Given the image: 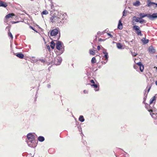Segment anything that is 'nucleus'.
Here are the masks:
<instances>
[{
  "label": "nucleus",
  "instance_id": "obj_34",
  "mask_svg": "<svg viewBox=\"0 0 157 157\" xmlns=\"http://www.w3.org/2000/svg\"><path fill=\"white\" fill-rule=\"evenodd\" d=\"M8 36H9L12 39H13V35L10 32L8 33Z\"/></svg>",
  "mask_w": 157,
  "mask_h": 157
},
{
  "label": "nucleus",
  "instance_id": "obj_3",
  "mask_svg": "<svg viewBox=\"0 0 157 157\" xmlns=\"http://www.w3.org/2000/svg\"><path fill=\"white\" fill-rule=\"evenodd\" d=\"M56 48L58 50L60 51L59 53L62 54L64 51V48L63 43L61 41H58L56 44Z\"/></svg>",
  "mask_w": 157,
  "mask_h": 157
},
{
  "label": "nucleus",
  "instance_id": "obj_23",
  "mask_svg": "<svg viewBox=\"0 0 157 157\" xmlns=\"http://www.w3.org/2000/svg\"><path fill=\"white\" fill-rule=\"evenodd\" d=\"M133 18H136V19H133V21H134L135 22H139V21L141 19L140 17H134Z\"/></svg>",
  "mask_w": 157,
  "mask_h": 157
},
{
  "label": "nucleus",
  "instance_id": "obj_54",
  "mask_svg": "<svg viewBox=\"0 0 157 157\" xmlns=\"http://www.w3.org/2000/svg\"><path fill=\"white\" fill-rule=\"evenodd\" d=\"M146 94H146V91H145V93H144V96L146 95Z\"/></svg>",
  "mask_w": 157,
  "mask_h": 157
},
{
  "label": "nucleus",
  "instance_id": "obj_17",
  "mask_svg": "<svg viewBox=\"0 0 157 157\" xmlns=\"http://www.w3.org/2000/svg\"><path fill=\"white\" fill-rule=\"evenodd\" d=\"M45 140V138L44 137L40 136L38 138V140L40 142H42L44 141Z\"/></svg>",
  "mask_w": 157,
  "mask_h": 157
},
{
  "label": "nucleus",
  "instance_id": "obj_16",
  "mask_svg": "<svg viewBox=\"0 0 157 157\" xmlns=\"http://www.w3.org/2000/svg\"><path fill=\"white\" fill-rule=\"evenodd\" d=\"M156 94H155L153 97L150 100V104H151L153 103V102L156 100Z\"/></svg>",
  "mask_w": 157,
  "mask_h": 157
},
{
  "label": "nucleus",
  "instance_id": "obj_19",
  "mask_svg": "<svg viewBox=\"0 0 157 157\" xmlns=\"http://www.w3.org/2000/svg\"><path fill=\"white\" fill-rule=\"evenodd\" d=\"M55 45L56 44L53 41H52L51 42V45L50 46L52 49H53L54 48Z\"/></svg>",
  "mask_w": 157,
  "mask_h": 157
},
{
  "label": "nucleus",
  "instance_id": "obj_15",
  "mask_svg": "<svg viewBox=\"0 0 157 157\" xmlns=\"http://www.w3.org/2000/svg\"><path fill=\"white\" fill-rule=\"evenodd\" d=\"M149 52L150 53H154L155 52V49L152 46H150L149 48Z\"/></svg>",
  "mask_w": 157,
  "mask_h": 157
},
{
  "label": "nucleus",
  "instance_id": "obj_45",
  "mask_svg": "<svg viewBox=\"0 0 157 157\" xmlns=\"http://www.w3.org/2000/svg\"><path fill=\"white\" fill-rule=\"evenodd\" d=\"M97 49L98 50H100V47L99 46H97Z\"/></svg>",
  "mask_w": 157,
  "mask_h": 157
},
{
  "label": "nucleus",
  "instance_id": "obj_11",
  "mask_svg": "<svg viewBox=\"0 0 157 157\" xmlns=\"http://www.w3.org/2000/svg\"><path fill=\"white\" fill-rule=\"evenodd\" d=\"M56 15H53L50 18V20L52 23L56 24Z\"/></svg>",
  "mask_w": 157,
  "mask_h": 157
},
{
  "label": "nucleus",
  "instance_id": "obj_21",
  "mask_svg": "<svg viewBox=\"0 0 157 157\" xmlns=\"http://www.w3.org/2000/svg\"><path fill=\"white\" fill-rule=\"evenodd\" d=\"M78 120L79 121L81 122H83L85 121V119L84 118V117L82 115H80V116Z\"/></svg>",
  "mask_w": 157,
  "mask_h": 157
},
{
  "label": "nucleus",
  "instance_id": "obj_62",
  "mask_svg": "<svg viewBox=\"0 0 157 157\" xmlns=\"http://www.w3.org/2000/svg\"><path fill=\"white\" fill-rule=\"evenodd\" d=\"M156 58H157V55L156 56Z\"/></svg>",
  "mask_w": 157,
  "mask_h": 157
},
{
  "label": "nucleus",
  "instance_id": "obj_22",
  "mask_svg": "<svg viewBox=\"0 0 157 157\" xmlns=\"http://www.w3.org/2000/svg\"><path fill=\"white\" fill-rule=\"evenodd\" d=\"M95 50H93L91 49H90L89 50V53L90 55L94 56L95 54Z\"/></svg>",
  "mask_w": 157,
  "mask_h": 157
},
{
  "label": "nucleus",
  "instance_id": "obj_63",
  "mask_svg": "<svg viewBox=\"0 0 157 157\" xmlns=\"http://www.w3.org/2000/svg\"><path fill=\"white\" fill-rule=\"evenodd\" d=\"M105 31H107V29H106Z\"/></svg>",
  "mask_w": 157,
  "mask_h": 157
},
{
  "label": "nucleus",
  "instance_id": "obj_6",
  "mask_svg": "<svg viewBox=\"0 0 157 157\" xmlns=\"http://www.w3.org/2000/svg\"><path fill=\"white\" fill-rule=\"evenodd\" d=\"M58 32L59 30L58 29H53L50 31V35L51 36H55L58 34Z\"/></svg>",
  "mask_w": 157,
  "mask_h": 157
},
{
  "label": "nucleus",
  "instance_id": "obj_53",
  "mask_svg": "<svg viewBox=\"0 0 157 157\" xmlns=\"http://www.w3.org/2000/svg\"><path fill=\"white\" fill-rule=\"evenodd\" d=\"M145 101H144H144H143V103L145 104H147L146 103H145Z\"/></svg>",
  "mask_w": 157,
  "mask_h": 157
},
{
  "label": "nucleus",
  "instance_id": "obj_30",
  "mask_svg": "<svg viewBox=\"0 0 157 157\" xmlns=\"http://www.w3.org/2000/svg\"><path fill=\"white\" fill-rule=\"evenodd\" d=\"M139 68L140 71L141 72H143L144 69V66L143 65H142L141 66H140V67H139Z\"/></svg>",
  "mask_w": 157,
  "mask_h": 157
},
{
  "label": "nucleus",
  "instance_id": "obj_42",
  "mask_svg": "<svg viewBox=\"0 0 157 157\" xmlns=\"http://www.w3.org/2000/svg\"><path fill=\"white\" fill-rule=\"evenodd\" d=\"M155 6H154V8H156L157 7V3L155 2Z\"/></svg>",
  "mask_w": 157,
  "mask_h": 157
},
{
  "label": "nucleus",
  "instance_id": "obj_27",
  "mask_svg": "<svg viewBox=\"0 0 157 157\" xmlns=\"http://www.w3.org/2000/svg\"><path fill=\"white\" fill-rule=\"evenodd\" d=\"M127 13V11H126L125 10L123 12V15L121 18V19L123 17V16H125L126 15V13Z\"/></svg>",
  "mask_w": 157,
  "mask_h": 157
},
{
  "label": "nucleus",
  "instance_id": "obj_8",
  "mask_svg": "<svg viewBox=\"0 0 157 157\" xmlns=\"http://www.w3.org/2000/svg\"><path fill=\"white\" fill-rule=\"evenodd\" d=\"M150 1H147V3L146 5V6L149 7L150 8L153 7L155 6V2H150Z\"/></svg>",
  "mask_w": 157,
  "mask_h": 157
},
{
  "label": "nucleus",
  "instance_id": "obj_50",
  "mask_svg": "<svg viewBox=\"0 0 157 157\" xmlns=\"http://www.w3.org/2000/svg\"><path fill=\"white\" fill-rule=\"evenodd\" d=\"M137 55V54H136L134 53V54H132V56H136Z\"/></svg>",
  "mask_w": 157,
  "mask_h": 157
},
{
  "label": "nucleus",
  "instance_id": "obj_35",
  "mask_svg": "<svg viewBox=\"0 0 157 157\" xmlns=\"http://www.w3.org/2000/svg\"><path fill=\"white\" fill-rule=\"evenodd\" d=\"M29 28H30L31 29H32L33 30L35 31L36 33H37V31H36V30H35V29L32 26H29Z\"/></svg>",
  "mask_w": 157,
  "mask_h": 157
},
{
  "label": "nucleus",
  "instance_id": "obj_56",
  "mask_svg": "<svg viewBox=\"0 0 157 157\" xmlns=\"http://www.w3.org/2000/svg\"><path fill=\"white\" fill-rule=\"evenodd\" d=\"M154 68H155L156 71H157V67H155Z\"/></svg>",
  "mask_w": 157,
  "mask_h": 157
},
{
  "label": "nucleus",
  "instance_id": "obj_4",
  "mask_svg": "<svg viewBox=\"0 0 157 157\" xmlns=\"http://www.w3.org/2000/svg\"><path fill=\"white\" fill-rule=\"evenodd\" d=\"M147 109L149 112H150V114L151 116L152 117L154 118V123L155 124L157 125V113L155 114L153 113V111L151 109H149L147 107H146Z\"/></svg>",
  "mask_w": 157,
  "mask_h": 157
},
{
  "label": "nucleus",
  "instance_id": "obj_43",
  "mask_svg": "<svg viewBox=\"0 0 157 157\" xmlns=\"http://www.w3.org/2000/svg\"><path fill=\"white\" fill-rule=\"evenodd\" d=\"M83 143L85 145V146L87 144V143L86 141H83Z\"/></svg>",
  "mask_w": 157,
  "mask_h": 157
},
{
  "label": "nucleus",
  "instance_id": "obj_33",
  "mask_svg": "<svg viewBox=\"0 0 157 157\" xmlns=\"http://www.w3.org/2000/svg\"><path fill=\"white\" fill-rule=\"evenodd\" d=\"M136 33L137 34V35L138 36H142V34H141V31L137 32H136Z\"/></svg>",
  "mask_w": 157,
  "mask_h": 157
},
{
  "label": "nucleus",
  "instance_id": "obj_29",
  "mask_svg": "<svg viewBox=\"0 0 157 157\" xmlns=\"http://www.w3.org/2000/svg\"><path fill=\"white\" fill-rule=\"evenodd\" d=\"M139 22H140V24H142L144 23H145L146 22H145V20L142 18L140 20Z\"/></svg>",
  "mask_w": 157,
  "mask_h": 157
},
{
  "label": "nucleus",
  "instance_id": "obj_55",
  "mask_svg": "<svg viewBox=\"0 0 157 157\" xmlns=\"http://www.w3.org/2000/svg\"><path fill=\"white\" fill-rule=\"evenodd\" d=\"M155 83L156 85L157 86V81L155 82Z\"/></svg>",
  "mask_w": 157,
  "mask_h": 157
},
{
  "label": "nucleus",
  "instance_id": "obj_18",
  "mask_svg": "<svg viewBox=\"0 0 157 157\" xmlns=\"http://www.w3.org/2000/svg\"><path fill=\"white\" fill-rule=\"evenodd\" d=\"M140 2L139 1H136V2H133V5L134 6L137 7L140 6Z\"/></svg>",
  "mask_w": 157,
  "mask_h": 157
},
{
  "label": "nucleus",
  "instance_id": "obj_12",
  "mask_svg": "<svg viewBox=\"0 0 157 157\" xmlns=\"http://www.w3.org/2000/svg\"><path fill=\"white\" fill-rule=\"evenodd\" d=\"M141 41L144 44H147L149 41V40L146 39L145 38H142L141 40Z\"/></svg>",
  "mask_w": 157,
  "mask_h": 157
},
{
  "label": "nucleus",
  "instance_id": "obj_40",
  "mask_svg": "<svg viewBox=\"0 0 157 157\" xmlns=\"http://www.w3.org/2000/svg\"><path fill=\"white\" fill-rule=\"evenodd\" d=\"M90 82L92 83H93V84L95 83L93 79L91 80Z\"/></svg>",
  "mask_w": 157,
  "mask_h": 157
},
{
  "label": "nucleus",
  "instance_id": "obj_60",
  "mask_svg": "<svg viewBox=\"0 0 157 157\" xmlns=\"http://www.w3.org/2000/svg\"><path fill=\"white\" fill-rule=\"evenodd\" d=\"M28 144V145H29V146H30L29 145V144Z\"/></svg>",
  "mask_w": 157,
  "mask_h": 157
},
{
  "label": "nucleus",
  "instance_id": "obj_58",
  "mask_svg": "<svg viewBox=\"0 0 157 157\" xmlns=\"http://www.w3.org/2000/svg\"><path fill=\"white\" fill-rule=\"evenodd\" d=\"M18 22V21H17V22H14V23H17Z\"/></svg>",
  "mask_w": 157,
  "mask_h": 157
},
{
  "label": "nucleus",
  "instance_id": "obj_14",
  "mask_svg": "<svg viewBox=\"0 0 157 157\" xmlns=\"http://www.w3.org/2000/svg\"><path fill=\"white\" fill-rule=\"evenodd\" d=\"M133 29L135 30L136 31V32L140 31V28L138 26L136 25L133 26Z\"/></svg>",
  "mask_w": 157,
  "mask_h": 157
},
{
  "label": "nucleus",
  "instance_id": "obj_26",
  "mask_svg": "<svg viewBox=\"0 0 157 157\" xmlns=\"http://www.w3.org/2000/svg\"><path fill=\"white\" fill-rule=\"evenodd\" d=\"M96 62V60L95 58V57H93L91 60V63H95Z\"/></svg>",
  "mask_w": 157,
  "mask_h": 157
},
{
  "label": "nucleus",
  "instance_id": "obj_2",
  "mask_svg": "<svg viewBox=\"0 0 157 157\" xmlns=\"http://www.w3.org/2000/svg\"><path fill=\"white\" fill-rule=\"evenodd\" d=\"M139 16L140 19H142V18L147 17L150 20H153L154 19L157 18V13H154L152 14H150L140 13L139 14Z\"/></svg>",
  "mask_w": 157,
  "mask_h": 157
},
{
  "label": "nucleus",
  "instance_id": "obj_31",
  "mask_svg": "<svg viewBox=\"0 0 157 157\" xmlns=\"http://www.w3.org/2000/svg\"><path fill=\"white\" fill-rule=\"evenodd\" d=\"M48 13V11L46 10L43 11L42 13V14L44 15H46Z\"/></svg>",
  "mask_w": 157,
  "mask_h": 157
},
{
  "label": "nucleus",
  "instance_id": "obj_57",
  "mask_svg": "<svg viewBox=\"0 0 157 157\" xmlns=\"http://www.w3.org/2000/svg\"><path fill=\"white\" fill-rule=\"evenodd\" d=\"M47 48H49L50 49V47H49V46H47Z\"/></svg>",
  "mask_w": 157,
  "mask_h": 157
},
{
  "label": "nucleus",
  "instance_id": "obj_46",
  "mask_svg": "<svg viewBox=\"0 0 157 157\" xmlns=\"http://www.w3.org/2000/svg\"><path fill=\"white\" fill-rule=\"evenodd\" d=\"M134 68L135 69H136L137 68H138L137 67V66L136 65H135L134 66Z\"/></svg>",
  "mask_w": 157,
  "mask_h": 157
},
{
  "label": "nucleus",
  "instance_id": "obj_20",
  "mask_svg": "<svg viewBox=\"0 0 157 157\" xmlns=\"http://www.w3.org/2000/svg\"><path fill=\"white\" fill-rule=\"evenodd\" d=\"M117 48L119 49H121L122 48V45L120 43H117Z\"/></svg>",
  "mask_w": 157,
  "mask_h": 157
},
{
  "label": "nucleus",
  "instance_id": "obj_41",
  "mask_svg": "<svg viewBox=\"0 0 157 157\" xmlns=\"http://www.w3.org/2000/svg\"><path fill=\"white\" fill-rule=\"evenodd\" d=\"M102 34V33H100L99 31L98 32V33H97V35L98 36H100Z\"/></svg>",
  "mask_w": 157,
  "mask_h": 157
},
{
  "label": "nucleus",
  "instance_id": "obj_24",
  "mask_svg": "<svg viewBox=\"0 0 157 157\" xmlns=\"http://www.w3.org/2000/svg\"><path fill=\"white\" fill-rule=\"evenodd\" d=\"M88 85H91V86H93L94 88H97L98 87L99 85L97 84H95V83L93 84H89Z\"/></svg>",
  "mask_w": 157,
  "mask_h": 157
},
{
  "label": "nucleus",
  "instance_id": "obj_47",
  "mask_svg": "<svg viewBox=\"0 0 157 157\" xmlns=\"http://www.w3.org/2000/svg\"><path fill=\"white\" fill-rule=\"evenodd\" d=\"M83 92L84 94H86L87 93V91L85 90H84Z\"/></svg>",
  "mask_w": 157,
  "mask_h": 157
},
{
  "label": "nucleus",
  "instance_id": "obj_9",
  "mask_svg": "<svg viewBox=\"0 0 157 157\" xmlns=\"http://www.w3.org/2000/svg\"><path fill=\"white\" fill-rule=\"evenodd\" d=\"M14 54L20 59H23L24 56V55L23 54L20 52L17 53V54L14 53Z\"/></svg>",
  "mask_w": 157,
  "mask_h": 157
},
{
  "label": "nucleus",
  "instance_id": "obj_49",
  "mask_svg": "<svg viewBox=\"0 0 157 157\" xmlns=\"http://www.w3.org/2000/svg\"><path fill=\"white\" fill-rule=\"evenodd\" d=\"M150 88H151V87H150L149 88H148V90H147V93L148 94V92H149L150 91Z\"/></svg>",
  "mask_w": 157,
  "mask_h": 157
},
{
  "label": "nucleus",
  "instance_id": "obj_1",
  "mask_svg": "<svg viewBox=\"0 0 157 157\" xmlns=\"http://www.w3.org/2000/svg\"><path fill=\"white\" fill-rule=\"evenodd\" d=\"M65 16L64 14L59 13L56 16V24L59 25H62L64 22H66L67 19L65 18Z\"/></svg>",
  "mask_w": 157,
  "mask_h": 157
},
{
  "label": "nucleus",
  "instance_id": "obj_44",
  "mask_svg": "<svg viewBox=\"0 0 157 157\" xmlns=\"http://www.w3.org/2000/svg\"><path fill=\"white\" fill-rule=\"evenodd\" d=\"M47 87L48 88H50L51 87V85L50 84H48L47 85Z\"/></svg>",
  "mask_w": 157,
  "mask_h": 157
},
{
  "label": "nucleus",
  "instance_id": "obj_51",
  "mask_svg": "<svg viewBox=\"0 0 157 157\" xmlns=\"http://www.w3.org/2000/svg\"><path fill=\"white\" fill-rule=\"evenodd\" d=\"M97 39V36H96V38H95V39H94V40L96 41Z\"/></svg>",
  "mask_w": 157,
  "mask_h": 157
},
{
  "label": "nucleus",
  "instance_id": "obj_36",
  "mask_svg": "<svg viewBox=\"0 0 157 157\" xmlns=\"http://www.w3.org/2000/svg\"><path fill=\"white\" fill-rule=\"evenodd\" d=\"M137 65H138L139 67H140V66H141L142 65V63H141V62H139L138 63H137Z\"/></svg>",
  "mask_w": 157,
  "mask_h": 157
},
{
  "label": "nucleus",
  "instance_id": "obj_39",
  "mask_svg": "<svg viewBox=\"0 0 157 157\" xmlns=\"http://www.w3.org/2000/svg\"><path fill=\"white\" fill-rule=\"evenodd\" d=\"M107 35H108V36H110V37H111V38H112L113 36V35H112L110 33H107Z\"/></svg>",
  "mask_w": 157,
  "mask_h": 157
},
{
  "label": "nucleus",
  "instance_id": "obj_7",
  "mask_svg": "<svg viewBox=\"0 0 157 157\" xmlns=\"http://www.w3.org/2000/svg\"><path fill=\"white\" fill-rule=\"evenodd\" d=\"M62 58L61 57H58L55 60V63L56 65L60 64L62 62Z\"/></svg>",
  "mask_w": 157,
  "mask_h": 157
},
{
  "label": "nucleus",
  "instance_id": "obj_10",
  "mask_svg": "<svg viewBox=\"0 0 157 157\" xmlns=\"http://www.w3.org/2000/svg\"><path fill=\"white\" fill-rule=\"evenodd\" d=\"M121 19H121L119 20L117 26V28L120 30L122 29L123 28V25L121 22Z\"/></svg>",
  "mask_w": 157,
  "mask_h": 157
},
{
  "label": "nucleus",
  "instance_id": "obj_25",
  "mask_svg": "<svg viewBox=\"0 0 157 157\" xmlns=\"http://www.w3.org/2000/svg\"><path fill=\"white\" fill-rule=\"evenodd\" d=\"M104 57L105 58V60H106V62L108 61L109 58L108 53H106V54H105V55H104Z\"/></svg>",
  "mask_w": 157,
  "mask_h": 157
},
{
  "label": "nucleus",
  "instance_id": "obj_59",
  "mask_svg": "<svg viewBox=\"0 0 157 157\" xmlns=\"http://www.w3.org/2000/svg\"><path fill=\"white\" fill-rule=\"evenodd\" d=\"M99 67V68H100L101 67V66H99V67Z\"/></svg>",
  "mask_w": 157,
  "mask_h": 157
},
{
  "label": "nucleus",
  "instance_id": "obj_13",
  "mask_svg": "<svg viewBox=\"0 0 157 157\" xmlns=\"http://www.w3.org/2000/svg\"><path fill=\"white\" fill-rule=\"evenodd\" d=\"M7 6V4L6 3L0 1V7H6Z\"/></svg>",
  "mask_w": 157,
  "mask_h": 157
},
{
  "label": "nucleus",
  "instance_id": "obj_48",
  "mask_svg": "<svg viewBox=\"0 0 157 157\" xmlns=\"http://www.w3.org/2000/svg\"><path fill=\"white\" fill-rule=\"evenodd\" d=\"M103 53L105 55V54H106V53H108L107 52L105 51H103Z\"/></svg>",
  "mask_w": 157,
  "mask_h": 157
},
{
  "label": "nucleus",
  "instance_id": "obj_38",
  "mask_svg": "<svg viewBox=\"0 0 157 157\" xmlns=\"http://www.w3.org/2000/svg\"><path fill=\"white\" fill-rule=\"evenodd\" d=\"M147 94H146V95L144 96V101H146V99L147 97Z\"/></svg>",
  "mask_w": 157,
  "mask_h": 157
},
{
  "label": "nucleus",
  "instance_id": "obj_61",
  "mask_svg": "<svg viewBox=\"0 0 157 157\" xmlns=\"http://www.w3.org/2000/svg\"><path fill=\"white\" fill-rule=\"evenodd\" d=\"M59 37L58 38V39H59Z\"/></svg>",
  "mask_w": 157,
  "mask_h": 157
},
{
  "label": "nucleus",
  "instance_id": "obj_37",
  "mask_svg": "<svg viewBox=\"0 0 157 157\" xmlns=\"http://www.w3.org/2000/svg\"><path fill=\"white\" fill-rule=\"evenodd\" d=\"M105 40V39L101 38H99L98 40L99 41H104Z\"/></svg>",
  "mask_w": 157,
  "mask_h": 157
},
{
  "label": "nucleus",
  "instance_id": "obj_32",
  "mask_svg": "<svg viewBox=\"0 0 157 157\" xmlns=\"http://www.w3.org/2000/svg\"><path fill=\"white\" fill-rule=\"evenodd\" d=\"M40 61L42 63H44L46 61L45 59H39L37 60V61Z\"/></svg>",
  "mask_w": 157,
  "mask_h": 157
},
{
  "label": "nucleus",
  "instance_id": "obj_5",
  "mask_svg": "<svg viewBox=\"0 0 157 157\" xmlns=\"http://www.w3.org/2000/svg\"><path fill=\"white\" fill-rule=\"evenodd\" d=\"M27 137L29 142L32 143L35 140V136L32 133H29L27 135Z\"/></svg>",
  "mask_w": 157,
  "mask_h": 157
},
{
  "label": "nucleus",
  "instance_id": "obj_52",
  "mask_svg": "<svg viewBox=\"0 0 157 157\" xmlns=\"http://www.w3.org/2000/svg\"><path fill=\"white\" fill-rule=\"evenodd\" d=\"M99 90V88H98V89H97L96 90H95V91H98Z\"/></svg>",
  "mask_w": 157,
  "mask_h": 157
},
{
  "label": "nucleus",
  "instance_id": "obj_28",
  "mask_svg": "<svg viewBox=\"0 0 157 157\" xmlns=\"http://www.w3.org/2000/svg\"><path fill=\"white\" fill-rule=\"evenodd\" d=\"M12 16H13V15L12 14L9 13L6 15V16L5 17L6 19H8L10 17H12Z\"/></svg>",
  "mask_w": 157,
  "mask_h": 157
}]
</instances>
